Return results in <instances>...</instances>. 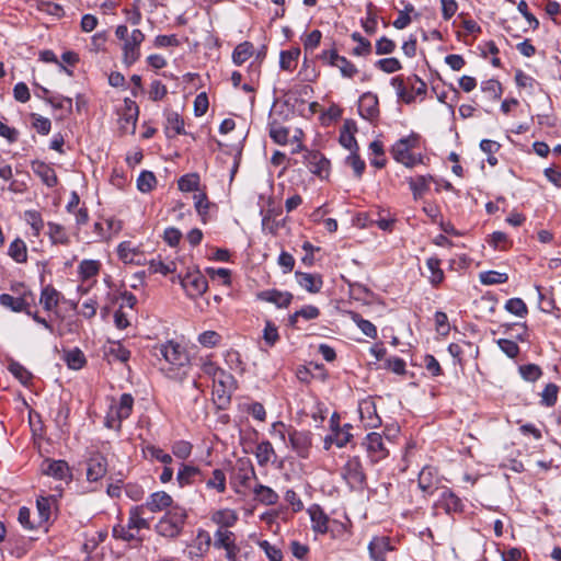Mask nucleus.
Here are the masks:
<instances>
[{
	"instance_id": "nucleus-1",
	"label": "nucleus",
	"mask_w": 561,
	"mask_h": 561,
	"mask_svg": "<svg viewBox=\"0 0 561 561\" xmlns=\"http://www.w3.org/2000/svg\"><path fill=\"white\" fill-rule=\"evenodd\" d=\"M186 519V510L174 505L159 519L154 526V530L162 537L171 539L178 538L183 531Z\"/></svg>"
},
{
	"instance_id": "nucleus-2",
	"label": "nucleus",
	"mask_w": 561,
	"mask_h": 561,
	"mask_svg": "<svg viewBox=\"0 0 561 561\" xmlns=\"http://www.w3.org/2000/svg\"><path fill=\"white\" fill-rule=\"evenodd\" d=\"M342 478L352 491L362 492L367 486V477L359 457L350 458L341 470Z\"/></svg>"
},
{
	"instance_id": "nucleus-3",
	"label": "nucleus",
	"mask_w": 561,
	"mask_h": 561,
	"mask_svg": "<svg viewBox=\"0 0 561 561\" xmlns=\"http://www.w3.org/2000/svg\"><path fill=\"white\" fill-rule=\"evenodd\" d=\"M420 139L421 136L412 131L409 136L397 140L390 149L392 158L398 163L411 169V163H413L412 160H410L411 156H413L412 150L419 147Z\"/></svg>"
},
{
	"instance_id": "nucleus-4",
	"label": "nucleus",
	"mask_w": 561,
	"mask_h": 561,
	"mask_svg": "<svg viewBox=\"0 0 561 561\" xmlns=\"http://www.w3.org/2000/svg\"><path fill=\"white\" fill-rule=\"evenodd\" d=\"M156 355L162 356L168 363L178 367H183L188 363V355L185 348L173 341H168L156 347Z\"/></svg>"
},
{
	"instance_id": "nucleus-5",
	"label": "nucleus",
	"mask_w": 561,
	"mask_h": 561,
	"mask_svg": "<svg viewBox=\"0 0 561 561\" xmlns=\"http://www.w3.org/2000/svg\"><path fill=\"white\" fill-rule=\"evenodd\" d=\"M288 442L289 446L299 458H309L312 446V433L310 431H298L289 426Z\"/></svg>"
},
{
	"instance_id": "nucleus-6",
	"label": "nucleus",
	"mask_w": 561,
	"mask_h": 561,
	"mask_svg": "<svg viewBox=\"0 0 561 561\" xmlns=\"http://www.w3.org/2000/svg\"><path fill=\"white\" fill-rule=\"evenodd\" d=\"M312 523V530L319 534L334 533L333 526L344 529V524L333 519L331 520L319 505L309 508Z\"/></svg>"
},
{
	"instance_id": "nucleus-7",
	"label": "nucleus",
	"mask_w": 561,
	"mask_h": 561,
	"mask_svg": "<svg viewBox=\"0 0 561 561\" xmlns=\"http://www.w3.org/2000/svg\"><path fill=\"white\" fill-rule=\"evenodd\" d=\"M34 301L35 297L33 293H27V295H20V297H14L9 294L0 295V305L13 312H25L26 314H31L30 307L32 304H34Z\"/></svg>"
},
{
	"instance_id": "nucleus-8",
	"label": "nucleus",
	"mask_w": 561,
	"mask_h": 561,
	"mask_svg": "<svg viewBox=\"0 0 561 561\" xmlns=\"http://www.w3.org/2000/svg\"><path fill=\"white\" fill-rule=\"evenodd\" d=\"M363 445L366 447L367 455L371 462H378L389 455V451L383 444L382 436L379 433L371 432L367 434Z\"/></svg>"
},
{
	"instance_id": "nucleus-9",
	"label": "nucleus",
	"mask_w": 561,
	"mask_h": 561,
	"mask_svg": "<svg viewBox=\"0 0 561 561\" xmlns=\"http://www.w3.org/2000/svg\"><path fill=\"white\" fill-rule=\"evenodd\" d=\"M181 285L191 298L202 296L208 288V282L199 272L187 273L182 279Z\"/></svg>"
},
{
	"instance_id": "nucleus-10",
	"label": "nucleus",
	"mask_w": 561,
	"mask_h": 561,
	"mask_svg": "<svg viewBox=\"0 0 561 561\" xmlns=\"http://www.w3.org/2000/svg\"><path fill=\"white\" fill-rule=\"evenodd\" d=\"M367 548L371 561H387V553L396 549L387 536L373 537Z\"/></svg>"
},
{
	"instance_id": "nucleus-11",
	"label": "nucleus",
	"mask_w": 561,
	"mask_h": 561,
	"mask_svg": "<svg viewBox=\"0 0 561 561\" xmlns=\"http://www.w3.org/2000/svg\"><path fill=\"white\" fill-rule=\"evenodd\" d=\"M435 506L445 511L446 514H461L465 511L462 500L457 496L451 490L446 489L442 492Z\"/></svg>"
},
{
	"instance_id": "nucleus-12",
	"label": "nucleus",
	"mask_w": 561,
	"mask_h": 561,
	"mask_svg": "<svg viewBox=\"0 0 561 561\" xmlns=\"http://www.w3.org/2000/svg\"><path fill=\"white\" fill-rule=\"evenodd\" d=\"M44 474L58 480H71L72 474L66 460L45 459L42 465Z\"/></svg>"
},
{
	"instance_id": "nucleus-13",
	"label": "nucleus",
	"mask_w": 561,
	"mask_h": 561,
	"mask_svg": "<svg viewBox=\"0 0 561 561\" xmlns=\"http://www.w3.org/2000/svg\"><path fill=\"white\" fill-rule=\"evenodd\" d=\"M107 472V460L106 458L96 453L92 455L88 460L87 479L90 482H96L102 479Z\"/></svg>"
},
{
	"instance_id": "nucleus-14",
	"label": "nucleus",
	"mask_w": 561,
	"mask_h": 561,
	"mask_svg": "<svg viewBox=\"0 0 561 561\" xmlns=\"http://www.w3.org/2000/svg\"><path fill=\"white\" fill-rule=\"evenodd\" d=\"M256 298L262 301L274 304L277 308H287L291 304L294 296L289 291H280L273 288L259 291L256 294Z\"/></svg>"
},
{
	"instance_id": "nucleus-15",
	"label": "nucleus",
	"mask_w": 561,
	"mask_h": 561,
	"mask_svg": "<svg viewBox=\"0 0 561 561\" xmlns=\"http://www.w3.org/2000/svg\"><path fill=\"white\" fill-rule=\"evenodd\" d=\"M205 476L199 468L183 462L176 474V481L181 488L202 482Z\"/></svg>"
},
{
	"instance_id": "nucleus-16",
	"label": "nucleus",
	"mask_w": 561,
	"mask_h": 561,
	"mask_svg": "<svg viewBox=\"0 0 561 561\" xmlns=\"http://www.w3.org/2000/svg\"><path fill=\"white\" fill-rule=\"evenodd\" d=\"M359 115L364 119L373 121L379 115L378 98L371 92H365L359 98Z\"/></svg>"
},
{
	"instance_id": "nucleus-17",
	"label": "nucleus",
	"mask_w": 561,
	"mask_h": 561,
	"mask_svg": "<svg viewBox=\"0 0 561 561\" xmlns=\"http://www.w3.org/2000/svg\"><path fill=\"white\" fill-rule=\"evenodd\" d=\"M172 504V496L164 491L151 493L149 497L146 500V502L142 503L145 508L150 511L151 513H158L165 508H171L173 506Z\"/></svg>"
},
{
	"instance_id": "nucleus-18",
	"label": "nucleus",
	"mask_w": 561,
	"mask_h": 561,
	"mask_svg": "<svg viewBox=\"0 0 561 561\" xmlns=\"http://www.w3.org/2000/svg\"><path fill=\"white\" fill-rule=\"evenodd\" d=\"M295 277L300 287L310 294H317L323 286V279L320 274H311L297 271Z\"/></svg>"
},
{
	"instance_id": "nucleus-19",
	"label": "nucleus",
	"mask_w": 561,
	"mask_h": 561,
	"mask_svg": "<svg viewBox=\"0 0 561 561\" xmlns=\"http://www.w3.org/2000/svg\"><path fill=\"white\" fill-rule=\"evenodd\" d=\"M33 172L41 178L43 183L48 187H54L58 184V178L55 170L47 163L34 160L31 163Z\"/></svg>"
},
{
	"instance_id": "nucleus-20",
	"label": "nucleus",
	"mask_w": 561,
	"mask_h": 561,
	"mask_svg": "<svg viewBox=\"0 0 561 561\" xmlns=\"http://www.w3.org/2000/svg\"><path fill=\"white\" fill-rule=\"evenodd\" d=\"M164 116L167 121L164 130L168 138L186 134L184 129V119L178 112L165 110Z\"/></svg>"
},
{
	"instance_id": "nucleus-21",
	"label": "nucleus",
	"mask_w": 561,
	"mask_h": 561,
	"mask_svg": "<svg viewBox=\"0 0 561 561\" xmlns=\"http://www.w3.org/2000/svg\"><path fill=\"white\" fill-rule=\"evenodd\" d=\"M359 414L366 427L376 428L380 426L381 419L377 414V408L374 401L366 400L359 404Z\"/></svg>"
},
{
	"instance_id": "nucleus-22",
	"label": "nucleus",
	"mask_w": 561,
	"mask_h": 561,
	"mask_svg": "<svg viewBox=\"0 0 561 561\" xmlns=\"http://www.w3.org/2000/svg\"><path fill=\"white\" fill-rule=\"evenodd\" d=\"M438 479L437 471L434 467L425 466L419 473L417 484L419 488L427 494H432L437 488Z\"/></svg>"
},
{
	"instance_id": "nucleus-23",
	"label": "nucleus",
	"mask_w": 561,
	"mask_h": 561,
	"mask_svg": "<svg viewBox=\"0 0 561 561\" xmlns=\"http://www.w3.org/2000/svg\"><path fill=\"white\" fill-rule=\"evenodd\" d=\"M145 511L146 508L142 504L130 507L127 522L128 529L140 530L150 527L148 519L144 517Z\"/></svg>"
},
{
	"instance_id": "nucleus-24",
	"label": "nucleus",
	"mask_w": 561,
	"mask_h": 561,
	"mask_svg": "<svg viewBox=\"0 0 561 561\" xmlns=\"http://www.w3.org/2000/svg\"><path fill=\"white\" fill-rule=\"evenodd\" d=\"M36 507L38 511V527H44L48 531V523L51 516V496H39L36 500Z\"/></svg>"
},
{
	"instance_id": "nucleus-25",
	"label": "nucleus",
	"mask_w": 561,
	"mask_h": 561,
	"mask_svg": "<svg viewBox=\"0 0 561 561\" xmlns=\"http://www.w3.org/2000/svg\"><path fill=\"white\" fill-rule=\"evenodd\" d=\"M434 181V178L430 174L417 175L408 180L409 187L415 199L422 197L427 191L430 182Z\"/></svg>"
},
{
	"instance_id": "nucleus-26",
	"label": "nucleus",
	"mask_w": 561,
	"mask_h": 561,
	"mask_svg": "<svg viewBox=\"0 0 561 561\" xmlns=\"http://www.w3.org/2000/svg\"><path fill=\"white\" fill-rule=\"evenodd\" d=\"M62 359L67 364L68 368L73 370H79L87 364V358L79 347L65 351Z\"/></svg>"
},
{
	"instance_id": "nucleus-27",
	"label": "nucleus",
	"mask_w": 561,
	"mask_h": 561,
	"mask_svg": "<svg viewBox=\"0 0 561 561\" xmlns=\"http://www.w3.org/2000/svg\"><path fill=\"white\" fill-rule=\"evenodd\" d=\"M60 296L55 287L47 285L42 289L39 302L46 311H51L58 306Z\"/></svg>"
},
{
	"instance_id": "nucleus-28",
	"label": "nucleus",
	"mask_w": 561,
	"mask_h": 561,
	"mask_svg": "<svg viewBox=\"0 0 561 561\" xmlns=\"http://www.w3.org/2000/svg\"><path fill=\"white\" fill-rule=\"evenodd\" d=\"M442 261L437 256H431L426 260V266L431 273L428 280L433 287L440 285L445 278L444 271L440 268Z\"/></svg>"
},
{
	"instance_id": "nucleus-29",
	"label": "nucleus",
	"mask_w": 561,
	"mask_h": 561,
	"mask_svg": "<svg viewBox=\"0 0 561 561\" xmlns=\"http://www.w3.org/2000/svg\"><path fill=\"white\" fill-rule=\"evenodd\" d=\"M134 405V398L130 393H123L119 398V402L116 407H112L116 413V421L122 422L129 417Z\"/></svg>"
},
{
	"instance_id": "nucleus-30",
	"label": "nucleus",
	"mask_w": 561,
	"mask_h": 561,
	"mask_svg": "<svg viewBox=\"0 0 561 561\" xmlns=\"http://www.w3.org/2000/svg\"><path fill=\"white\" fill-rule=\"evenodd\" d=\"M214 404L217 410H226L231 402V393L227 391L226 383L219 380L217 386L214 388Z\"/></svg>"
},
{
	"instance_id": "nucleus-31",
	"label": "nucleus",
	"mask_w": 561,
	"mask_h": 561,
	"mask_svg": "<svg viewBox=\"0 0 561 561\" xmlns=\"http://www.w3.org/2000/svg\"><path fill=\"white\" fill-rule=\"evenodd\" d=\"M211 522L221 527H232L238 522V514L233 510H218L211 515Z\"/></svg>"
},
{
	"instance_id": "nucleus-32",
	"label": "nucleus",
	"mask_w": 561,
	"mask_h": 561,
	"mask_svg": "<svg viewBox=\"0 0 561 561\" xmlns=\"http://www.w3.org/2000/svg\"><path fill=\"white\" fill-rule=\"evenodd\" d=\"M300 56V48L293 47L287 50H282L279 54V67L283 70L293 71Z\"/></svg>"
},
{
	"instance_id": "nucleus-33",
	"label": "nucleus",
	"mask_w": 561,
	"mask_h": 561,
	"mask_svg": "<svg viewBox=\"0 0 561 561\" xmlns=\"http://www.w3.org/2000/svg\"><path fill=\"white\" fill-rule=\"evenodd\" d=\"M8 254L16 263H25L27 261V247L25 242L20 238L14 239L9 245Z\"/></svg>"
},
{
	"instance_id": "nucleus-34",
	"label": "nucleus",
	"mask_w": 561,
	"mask_h": 561,
	"mask_svg": "<svg viewBox=\"0 0 561 561\" xmlns=\"http://www.w3.org/2000/svg\"><path fill=\"white\" fill-rule=\"evenodd\" d=\"M254 53V46L251 42H242L236 46L232 51V61L237 66L243 65Z\"/></svg>"
},
{
	"instance_id": "nucleus-35",
	"label": "nucleus",
	"mask_w": 561,
	"mask_h": 561,
	"mask_svg": "<svg viewBox=\"0 0 561 561\" xmlns=\"http://www.w3.org/2000/svg\"><path fill=\"white\" fill-rule=\"evenodd\" d=\"M48 227V237L53 244H62L67 245L70 242L69 236L65 231V228L56 222L49 221L47 224Z\"/></svg>"
},
{
	"instance_id": "nucleus-36",
	"label": "nucleus",
	"mask_w": 561,
	"mask_h": 561,
	"mask_svg": "<svg viewBox=\"0 0 561 561\" xmlns=\"http://www.w3.org/2000/svg\"><path fill=\"white\" fill-rule=\"evenodd\" d=\"M253 492L257 501L262 504L274 505L278 501V494L270 486L257 484Z\"/></svg>"
},
{
	"instance_id": "nucleus-37",
	"label": "nucleus",
	"mask_w": 561,
	"mask_h": 561,
	"mask_svg": "<svg viewBox=\"0 0 561 561\" xmlns=\"http://www.w3.org/2000/svg\"><path fill=\"white\" fill-rule=\"evenodd\" d=\"M193 199L197 214L199 215L203 224H206L208 218V211L211 206V203L208 201L207 194L205 192H198L194 194Z\"/></svg>"
},
{
	"instance_id": "nucleus-38",
	"label": "nucleus",
	"mask_w": 561,
	"mask_h": 561,
	"mask_svg": "<svg viewBox=\"0 0 561 561\" xmlns=\"http://www.w3.org/2000/svg\"><path fill=\"white\" fill-rule=\"evenodd\" d=\"M199 182L201 178L198 173H187L179 179L178 186L182 192H196L199 191Z\"/></svg>"
},
{
	"instance_id": "nucleus-39",
	"label": "nucleus",
	"mask_w": 561,
	"mask_h": 561,
	"mask_svg": "<svg viewBox=\"0 0 561 561\" xmlns=\"http://www.w3.org/2000/svg\"><path fill=\"white\" fill-rule=\"evenodd\" d=\"M351 319L358 327V329L363 332V334H365L366 336H368L370 339L377 337V328L373 322L364 319L357 312H351Z\"/></svg>"
},
{
	"instance_id": "nucleus-40",
	"label": "nucleus",
	"mask_w": 561,
	"mask_h": 561,
	"mask_svg": "<svg viewBox=\"0 0 561 561\" xmlns=\"http://www.w3.org/2000/svg\"><path fill=\"white\" fill-rule=\"evenodd\" d=\"M8 370L24 386H26L33 378L32 373L16 360H11L9 363Z\"/></svg>"
},
{
	"instance_id": "nucleus-41",
	"label": "nucleus",
	"mask_w": 561,
	"mask_h": 561,
	"mask_svg": "<svg viewBox=\"0 0 561 561\" xmlns=\"http://www.w3.org/2000/svg\"><path fill=\"white\" fill-rule=\"evenodd\" d=\"M345 164L353 169L355 178L360 179L363 176L366 163L360 158L359 151H350V154L345 158Z\"/></svg>"
},
{
	"instance_id": "nucleus-42",
	"label": "nucleus",
	"mask_w": 561,
	"mask_h": 561,
	"mask_svg": "<svg viewBox=\"0 0 561 561\" xmlns=\"http://www.w3.org/2000/svg\"><path fill=\"white\" fill-rule=\"evenodd\" d=\"M140 58V45H134L126 39L123 45V61L126 66L134 65Z\"/></svg>"
},
{
	"instance_id": "nucleus-43",
	"label": "nucleus",
	"mask_w": 561,
	"mask_h": 561,
	"mask_svg": "<svg viewBox=\"0 0 561 561\" xmlns=\"http://www.w3.org/2000/svg\"><path fill=\"white\" fill-rule=\"evenodd\" d=\"M520 377L528 382H535L542 376V369L537 364H524L518 367Z\"/></svg>"
},
{
	"instance_id": "nucleus-44",
	"label": "nucleus",
	"mask_w": 561,
	"mask_h": 561,
	"mask_svg": "<svg viewBox=\"0 0 561 561\" xmlns=\"http://www.w3.org/2000/svg\"><path fill=\"white\" fill-rule=\"evenodd\" d=\"M157 185V178L153 172L144 170L137 178V188L141 193L151 192Z\"/></svg>"
},
{
	"instance_id": "nucleus-45",
	"label": "nucleus",
	"mask_w": 561,
	"mask_h": 561,
	"mask_svg": "<svg viewBox=\"0 0 561 561\" xmlns=\"http://www.w3.org/2000/svg\"><path fill=\"white\" fill-rule=\"evenodd\" d=\"M274 455L275 450L268 440H263L256 446L255 457L260 466H266Z\"/></svg>"
},
{
	"instance_id": "nucleus-46",
	"label": "nucleus",
	"mask_w": 561,
	"mask_h": 561,
	"mask_svg": "<svg viewBox=\"0 0 561 561\" xmlns=\"http://www.w3.org/2000/svg\"><path fill=\"white\" fill-rule=\"evenodd\" d=\"M558 393H559V387L553 383L549 382L546 385L541 392V400L540 404L547 408L554 407L558 400Z\"/></svg>"
},
{
	"instance_id": "nucleus-47",
	"label": "nucleus",
	"mask_w": 561,
	"mask_h": 561,
	"mask_svg": "<svg viewBox=\"0 0 561 561\" xmlns=\"http://www.w3.org/2000/svg\"><path fill=\"white\" fill-rule=\"evenodd\" d=\"M100 262L94 260H83L79 264V275L83 280L94 277L99 274Z\"/></svg>"
},
{
	"instance_id": "nucleus-48",
	"label": "nucleus",
	"mask_w": 561,
	"mask_h": 561,
	"mask_svg": "<svg viewBox=\"0 0 561 561\" xmlns=\"http://www.w3.org/2000/svg\"><path fill=\"white\" fill-rule=\"evenodd\" d=\"M351 38L354 42H357V46L352 50L354 56H367L371 53V43L367 38L363 37L360 33H352Z\"/></svg>"
},
{
	"instance_id": "nucleus-49",
	"label": "nucleus",
	"mask_w": 561,
	"mask_h": 561,
	"mask_svg": "<svg viewBox=\"0 0 561 561\" xmlns=\"http://www.w3.org/2000/svg\"><path fill=\"white\" fill-rule=\"evenodd\" d=\"M24 219L31 226L33 234L38 237L44 228V221L41 213L37 210H25Z\"/></svg>"
},
{
	"instance_id": "nucleus-50",
	"label": "nucleus",
	"mask_w": 561,
	"mask_h": 561,
	"mask_svg": "<svg viewBox=\"0 0 561 561\" xmlns=\"http://www.w3.org/2000/svg\"><path fill=\"white\" fill-rule=\"evenodd\" d=\"M391 85L396 88L397 94L399 99H401L405 104H411L414 102L415 96L413 93H409L404 80L401 76L393 77L390 81Z\"/></svg>"
},
{
	"instance_id": "nucleus-51",
	"label": "nucleus",
	"mask_w": 561,
	"mask_h": 561,
	"mask_svg": "<svg viewBox=\"0 0 561 561\" xmlns=\"http://www.w3.org/2000/svg\"><path fill=\"white\" fill-rule=\"evenodd\" d=\"M505 310L516 317L524 318L528 313V308L523 299L511 298L505 302Z\"/></svg>"
},
{
	"instance_id": "nucleus-52",
	"label": "nucleus",
	"mask_w": 561,
	"mask_h": 561,
	"mask_svg": "<svg viewBox=\"0 0 561 561\" xmlns=\"http://www.w3.org/2000/svg\"><path fill=\"white\" fill-rule=\"evenodd\" d=\"M479 277L483 285L504 284L508 280V275L506 273H500L496 271L482 272Z\"/></svg>"
},
{
	"instance_id": "nucleus-53",
	"label": "nucleus",
	"mask_w": 561,
	"mask_h": 561,
	"mask_svg": "<svg viewBox=\"0 0 561 561\" xmlns=\"http://www.w3.org/2000/svg\"><path fill=\"white\" fill-rule=\"evenodd\" d=\"M35 7L38 11L56 18H61L65 14L64 8L60 4L50 1L36 0Z\"/></svg>"
},
{
	"instance_id": "nucleus-54",
	"label": "nucleus",
	"mask_w": 561,
	"mask_h": 561,
	"mask_svg": "<svg viewBox=\"0 0 561 561\" xmlns=\"http://www.w3.org/2000/svg\"><path fill=\"white\" fill-rule=\"evenodd\" d=\"M211 546V537L209 533L205 529H198L195 538V548L198 551V554L203 557L209 551Z\"/></svg>"
},
{
	"instance_id": "nucleus-55",
	"label": "nucleus",
	"mask_w": 561,
	"mask_h": 561,
	"mask_svg": "<svg viewBox=\"0 0 561 561\" xmlns=\"http://www.w3.org/2000/svg\"><path fill=\"white\" fill-rule=\"evenodd\" d=\"M353 426L350 423H346L340 430H334L332 435L335 439V446L339 448L345 447L352 439L353 435L351 430Z\"/></svg>"
},
{
	"instance_id": "nucleus-56",
	"label": "nucleus",
	"mask_w": 561,
	"mask_h": 561,
	"mask_svg": "<svg viewBox=\"0 0 561 561\" xmlns=\"http://www.w3.org/2000/svg\"><path fill=\"white\" fill-rule=\"evenodd\" d=\"M133 529H128L127 528V525L126 526H123L121 524H116L113 526V529H112V536L115 538V539H119V540H123V541H126V542H130V541H134V540H137L139 542H141V538L137 537L135 533L131 531Z\"/></svg>"
},
{
	"instance_id": "nucleus-57",
	"label": "nucleus",
	"mask_w": 561,
	"mask_h": 561,
	"mask_svg": "<svg viewBox=\"0 0 561 561\" xmlns=\"http://www.w3.org/2000/svg\"><path fill=\"white\" fill-rule=\"evenodd\" d=\"M208 489H216L219 493L226 491V474L221 469H215L213 471V478L206 482Z\"/></svg>"
},
{
	"instance_id": "nucleus-58",
	"label": "nucleus",
	"mask_w": 561,
	"mask_h": 561,
	"mask_svg": "<svg viewBox=\"0 0 561 561\" xmlns=\"http://www.w3.org/2000/svg\"><path fill=\"white\" fill-rule=\"evenodd\" d=\"M375 66L386 73H393L402 69L400 60L394 57L379 59Z\"/></svg>"
},
{
	"instance_id": "nucleus-59",
	"label": "nucleus",
	"mask_w": 561,
	"mask_h": 561,
	"mask_svg": "<svg viewBox=\"0 0 561 561\" xmlns=\"http://www.w3.org/2000/svg\"><path fill=\"white\" fill-rule=\"evenodd\" d=\"M232 543H234V534L232 531L218 529L215 533V548L225 549Z\"/></svg>"
},
{
	"instance_id": "nucleus-60",
	"label": "nucleus",
	"mask_w": 561,
	"mask_h": 561,
	"mask_svg": "<svg viewBox=\"0 0 561 561\" xmlns=\"http://www.w3.org/2000/svg\"><path fill=\"white\" fill-rule=\"evenodd\" d=\"M139 115H134L129 113H123L119 119V130L123 134H131L134 135L136 131L137 121Z\"/></svg>"
},
{
	"instance_id": "nucleus-61",
	"label": "nucleus",
	"mask_w": 561,
	"mask_h": 561,
	"mask_svg": "<svg viewBox=\"0 0 561 561\" xmlns=\"http://www.w3.org/2000/svg\"><path fill=\"white\" fill-rule=\"evenodd\" d=\"M488 243L495 250H507L511 245L507 234L502 231H494L492 234H490Z\"/></svg>"
},
{
	"instance_id": "nucleus-62",
	"label": "nucleus",
	"mask_w": 561,
	"mask_h": 561,
	"mask_svg": "<svg viewBox=\"0 0 561 561\" xmlns=\"http://www.w3.org/2000/svg\"><path fill=\"white\" fill-rule=\"evenodd\" d=\"M496 344L500 347V350L510 358H515L519 354V346L513 340L499 339L496 341Z\"/></svg>"
},
{
	"instance_id": "nucleus-63",
	"label": "nucleus",
	"mask_w": 561,
	"mask_h": 561,
	"mask_svg": "<svg viewBox=\"0 0 561 561\" xmlns=\"http://www.w3.org/2000/svg\"><path fill=\"white\" fill-rule=\"evenodd\" d=\"M259 547L265 552L270 561H282L283 552L276 546L271 545L267 540H259Z\"/></svg>"
},
{
	"instance_id": "nucleus-64",
	"label": "nucleus",
	"mask_w": 561,
	"mask_h": 561,
	"mask_svg": "<svg viewBox=\"0 0 561 561\" xmlns=\"http://www.w3.org/2000/svg\"><path fill=\"white\" fill-rule=\"evenodd\" d=\"M481 90L485 93L491 94L493 100H497L502 96L503 89L500 81L495 79H489L481 83Z\"/></svg>"
}]
</instances>
